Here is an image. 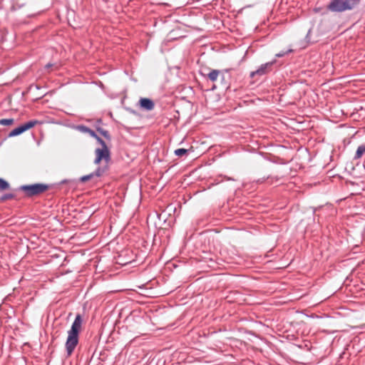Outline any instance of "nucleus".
I'll return each instance as SVG.
<instances>
[{
  "label": "nucleus",
  "mask_w": 365,
  "mask_h": 365,
  "mask_svg": "<svg viewBox=\"0 0 365 365\" xmlns=\"http://www.w3.org/2000/svg\"><path fill=\"white\" fill-rule=\"evenodd\" d=\"M83 318L80 314H78L71 325L70 330L68 331V336L65 344L66 356L69 357L73 353L79 341V334L81 330Z\"/></svg>",
  "instance_id": "f257e3e1"
},
{
  "label": "nucleus",
  "mask_w": 365,
  "mask_h": 365,
  "mask_svg": "<svg viewBox=\"0 0 365 365\" xmlns=\"http://www.w3.org/2000/svg\"><path fill=\"white\" fill-rule=\"evenodd\" d=\"M360 2V0H331L327 6V10L341 13L354 9Z\"/></svg>",
  "instance_id": "f03ea898"
},
{
  "label": "nucleus",
  "mask_w": 365,
  "mask_h": 365,
  "mask_svg": "<svg viewBox=\"0 0 365 365\" xmlns=\"http://www.w3.org/2000/svg\"><path fill=\"white\" fill-rule=\"evenodd\" d=\"M51 185L43 183H35L31 185H23L19 190L24 192L26 197H32L39 195L49 190Z\"/></svg>",
  "instance_id": "7ed1b4c3"
},
{
  "label": "nucleus",
  "mask_w": 365,
  "mask_h": 365,
  "mask_svg": "<svg viewBox=\"0 0 365 365\" xmlns=\"http://www.w3.org/2000/svg\"><path fill=\"white\" fill-rule=\"evenodd\" d=\"M98 143L101 145V148H96L95 150L96 158L94 163L99 164L102 160H104L108 163L110 160V153L106 143L103 139H99Z\"/></svg>",
  "instance_id": "20e7f679"
},
{
  "label": "nucleus",
  "mask_w": 365,
  "mask_h": 365,
  "mask_svg": "<svg viewBox=\"0 0 365 365\" xmlns=\"http://www.w3.org/2000/svg\"><path fill=\"white\" fill-rule=\"evenodd\" d=\"M218 83L213 84L212 89L215 90L217 87L227 90L230 86L231 74L230 69L220 70V75L218 78Z\"/></svg>",
  "instance_id": "39448f33"
},
{
  "label": "nucleus",
  "mask_w": 365,
  "mask_h": 365,
  "mask_svg": "<svg viewBox=\"0 0 365 365\" xmlns=\"http://www.w3.org/2000/svg\"><path fill=\"white\" fill-rule=\"evenodd\" d=\"M37 123H38V121L36 120H32L27 121L21 125H20L19 127L14 128L12 130L8 135L9 138L14 137L19 135H21V133H24L25 131L29 130L30 128L34 127Z\"/></svg>",
  "instance_id": "423d86ee"
},
{
  "label": "nucleus",
  "mask_w": 365,
  "mask_h": 365,
  "mask_svg": "<svg viewBox=\"0 0 365 365\" xmlns=\"http://www.w3.org/2000/svg\"><path fill=\"white\" fill-rule=\"evenodd\" d=\"M274 63L275 61H273L262 64L258 69L255 71H252L250 74V76L251 78H254L255 76H262L269 73L272 71V66Z\"/></svg>",
  "instance_id": "0eeeda50"
},
{
  "label": "nucleus",
  "mask_w": 365,
  "mask_h": 365,
  "mask_svg": "<svg viewBox=\"0 0 365 365\" xmlns=\"http://www.w3.org/2000/svg\"><path fill=\"white\" fill-rule=\"evenodd\" d=\"M108 165H104V166H102V167H98L93 173H90L88 175L82 176L80 178V181L81 182H85L91 180L94 176H96V177H101L102 175H103L104 173H106V172L108 170Z\"/></svg>",
  "instance_id": "6e6552de"
},
{
  "label": "nucleus",
  "mask_w": 365,
  "mask_h": 365,
  "mask_svg": "<svg viewBox=\"0 0 365 365\" xmlns=\"http://www.w3.org/2000/svg\"><path fill=\"white\" fill-rule=\"evenodd\" d=\"M138 105L141 109L148 111L153 110L155 107L153 101L148 98H140Z\"/></svg>",
  "instance_id": "1a4fd4ad"
},
{
  "label": "nucleus",
  "mask_w": 365,
  "mask_h": 365,
  "mask_svg": "<svg viewBox=\"0 0 365 365\" xmlns=\"http://www.w3.org/2000/svg\"><path fill=\"white\" fill-rule=\"evenodd\" d=\"M201 74L204 76L205 78L214 83V84H217L219 82L218 78L220 75V70L210 69V71L207 73H201Z\"/></svg>",
  "instance_id": "9d476101"
},
{
  "label": "nucleus",
  "mask_w": 365,
  "mask_h": 365,
  "mask_svg": "<svg viewBox=\"0 0 365 365\" xmlns=\"http://www.w3.org/2000/svg\"><path fill=\"white\" fill-rule=\"evenodd\" d=\"M77 129H78V130H79L81 133H88L91 137L95 138L97 140V142L98 141L99 139H102L96 133V132L94 130H93L92 129L89 128L88 127H87L86 125H78Z\"/></svg>",
  "instance_id": "9b49d317"
},
{
  "label": "nucleus",
  "mask_w": 365,
  "mask_h": 365,
  "mask_svg": "<svg viewBox=\"0 0 365 365\" xmlns=\"http://www.w3.org/2000/svg\"><path fill=\"white\" fill-rule=\"evenodd\" d=\"M101 123H102V120L101 119L98 120V121H97L98 125H96V130L101 135H102L107 140L110 141L111 140V137H110L109 132L99 126V125L101 124Z\"/></svg>",
  "instance_id": "f8f14e48"
},
{
  "label": "nucleus",
  "mask_w": 365,
  "mask_h": 365,
  "mask_svg": "<svg viewBox=\"0 0 365 365\" xmlns=\"http://www.w3.org/2000/svg\"><path fill=\"white\" fill-rule=\"evenodd\" d=\"M365 153V143L360 145L355 153L354 160H359L361 158L363 155Z\"/></svg>",
  "instance_id": "ddd939ff"
},
{
  "label": "nucleus",
  "mask_w": 365,
  "mask_h": 365,
  "mask_svg": "<svg viewBox=\"0 0 365 365\" xmlns=\"http://www.w3.org/2000/svg\"><path fill=\"white\" fill-rule=\"evenodd\" d=\"M26 5V2L24 0H14L11 6L12 11H17L21 9Z\"/></svg>",
  "instance_id": "4468645a"
},
{
  "label": "nucleus",
  "mask_w": 365,
  "mask_h": 365,
  "mask_svg": "<svg viewBox=\"0 0 365 365\" xmlns=\"http://www.w3.org/2000/svg\"><path fill=\"white\" fill-rule=\"evenodd\" d=\"M282 177H283V175H281V176H278V175L272 176V175H270V176H268L266 178V180H268L269 183L272 184L274 182H278ZM264 181H265V180H263L262 182H264Z\"/></svg>",
  "instance_id": "2eb2a0df"
},
{
  "label": "nucleus",
  "mask_w": 365,
  "mask_h": 365,
  "mask_svg": "<svg viewBox=\"0 0 365 365\" xmlns=\"http://www.w3.org/2000/svg\"><path fill=\"white\" fill-rule=\"evenodd\" d=\"M189 152V150L187 149H185V148H178V149H176L175 151H174V153L175 155L178 156V157H181L184 155H186Z\"/></svg>",
  "instance_id": "dca6fc26"
},
{
  "label": "nucleus",
  "mask_w": 365,
  "mask_h": 365,
  "mask_svg": "<svg viewBox=\"0 0 365 365\" xmlns=\"http://www.w3.org/2000/svg\"><path fill=\"white\" fill-rule=\"evenodd\" d=\"M9 188V182L4 180L3 178H0V191L5 190Z\"/></svg>",
  "instance_id": "f3484780"
},
{
  "label": "nucleus",
  "mask_w": 365,
  "mask_h": 365,
  "mask_svg": "<svg viewBox=\"0 0 365 365\" xmlns=\"http://www.w3.org/2000/svg\"><path fill=\"white\" fill-rule=\"evenodd\" d=\"M15 195L12 193H6L0 197V202H5L9 200L14 199Z\"/></svg>",
  "instance_id": "a211bd4d"
},
{
  "label": "nucleus",
  "mask_w": 365,
  "mask_h": 365,
  "mask_svg": "<svg viewBox=\"0 0 365 365\" xmlns=\"http://www.w3.org/2000/svg\"><path fill=\"white\" fill-rule=\"evenodd\" d=\"M14 120L13 118H4L0 120V125H10L14 123Z\"/></svg>",
  "instance_id": "6ab92c4d"
},
{
  "label": "nucleus",
  "mask_w": 365,
  "mask_h": 365,
  "mask_svg": "<svg viewBox=\"0 0 365 365\" xmlns=\"http://www.w3.org/2000/svg\"><path fill=\"white\" fill-rule=\"evenodd\" d=\"M54 66V64L51 63H47V64L45 66V68H47V69H48V68H51V67H52V66Z\"/></svg>",
  "instance_id": "aec40b11"
},
{
  "label": "nucleus",
  "mask_w": 365,
  "mask_h": 365,
  "mask_svg": "<svg viewBox=\"0 0 365 365\" xmlns=\"http://www.w3.org/2000/svg\"><path fill=\"white\" fill-rule=\"evenodd\" d=\"M284 56V53H277L276 54L277 57H282Z\"/></svg>",
  "instance_id": "412c9836"
}]
</instances>
